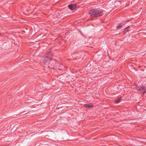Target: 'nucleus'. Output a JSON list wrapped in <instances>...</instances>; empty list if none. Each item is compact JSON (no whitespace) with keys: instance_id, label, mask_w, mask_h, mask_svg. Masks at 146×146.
<instances>
[{"instance_id":"nucleus-3","label":"nucleus","mask_w":146,"mask_h":146,"mask_svg":"<svg viewBox=\"0 0 146 146\" xmlns=\"http://www.w3.org/2000/svg\"><path fill=\"white\" fill-rule=\"evenodd\" d=\"M68 8L71 10H73L77 7V5L76 4H71L68 5Z\"/></svg>"},{"instance_id":"nucleus-7","label":"nucleus","mask_w":146,"mask_h":146,"mask_svg":"<svg viewBox=\"0 0 146 146\" xmlns=\"http://www.w3.org/2000/svg\"><path fill=\"white\" fill-rule=\"evenodd\" d=\"M122 26V25L121 24H120L116 27V28L117 29H119Z\"/></svg>"},{"instance_id":"nucleus-10","label":"nucleus","mask_w":146,"mask_h":146,"mask_svg":"<svg viewBox=\"0 0 146 146\" xmlns=\"http://www.w3.org/2000/svg\"><path fill=\"white\" fill-rule=\"evenodd\" d=\"M58 69H59V70H61V69H60V68H58Z\"/></svg>"},{"instance_id":"nucleus-2","label":"nucleus","mask_w":146,"mask_h":146,"mask_svg":"<svg viewBox=\"0 0 146 146\" xmlns=\"http://www.w3.org/2000/svg\"><path fill=\"white\" fill-rule=\"evenodd\" d=\"M51 51L50 50L48 52V53L45 55L44 58L43 60V63L45 65H48L50 63L51 60H52V58H51Z\"/></svg>"},{"instance_id":"nucleus-8","label":"nucleus","mask_w":146,"mask_h":146,"mask_svg":"<svg viewBox=\"0 0 146 146\" xmlns=\"http://www.w3.org/2000/svg\"><path fill=\"white\" fill-rule=\"evenodd\" d=\"M48 67L52 69L53 68V67L52 66V64L50 66H48Z\"/></svg>"},{"instance_id":"nucleus-9","label":"nucleus","mask_w":146,"mask_h":146,"mask_svg":"<svg viewBox=\"0 0 146 146\" xmlns=\"http://www.w3.org/2000/svg\"><path fill=\"white\" fill-rule=\"evenodd\" d=\"M129 27H126L125 30H124V31H128V30H127V29H128V28Z\"/></svg>"},{"instance_id":"nucleus-1","label":"nucleus","mask_w":146,"mask_h":146,"mask_svg":"<svg viewBox=\"0 0 146 146\" xmlns=\"http://www.w3.org/2000/svg\"><path fill=\"white\" fill-rule=\"evenodd\" d=\"M88 13L93 17H98L103 14L102 10L97 9H92L88 11Z\"/></svg>"},{"instance_id":"nucleus-5","label":"nucleus","mask_w":146,"mask_h":146,"mask_svg":"<svg viewBox=\"0 0 146 146\" xmlns=\"http://www.w3.org/2000/svg\"><path fill=\"white\" fill-rule=\"evenodd\" d=\"M93 105L92 104H86L84 105V106L87 108H92L93 107Z\"/></svg>"},{"instance_id":"nucleus-6","label":"nucleus","mask_w":146,"mask_h":146,"mask_svg":"<svg viewBox=\"0 0 146 146\" xmlns=\"http://www.w3.org/2000/svg\"><path fill=\"white\" fill-rule=\"evenodd\" d=\"M121 99H122V98H119L116 99V100L115 101L116 103L117 104V103H119V102L120 101Z\"/></svg>"},{"instance_id":"nucleus-4","label":"nucleus","mask_w":146,"mask_h":146,"mask_svg":"<svg viewBox=\"0 0 146 146\" xmlns=\"http://www.w3.org/2000/svg\"><path fill=\"white\" fill-rule=\"evenodd\" d=\"M139 90L142 93L144 94L146 92V88L144 86H142L140 88Z\"/></svg>"}]
</instances>
